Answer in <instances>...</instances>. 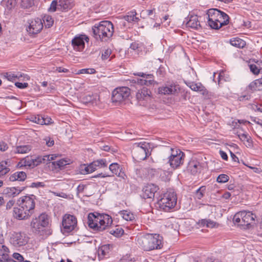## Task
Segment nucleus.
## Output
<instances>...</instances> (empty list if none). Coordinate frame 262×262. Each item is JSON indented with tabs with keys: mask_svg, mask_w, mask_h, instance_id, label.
I'll use <instances>...</instances> for the list:
<instances>
[{
	"mask_svg": "<svg viewBox=\"0 0 262 262\" xmlns=\"http://www.w3.org/2000/svg\"><path fill=\"white\" fill-rule=\"evenodd\" d=\"M206 192V186H202L200 187L195 193V199L198 200H201L205 194Z\"/></svg>",
	"mask_w": 262,
	"mask_h": 262,
	"instance_id": "4c0bfd02",
	"label": "nucleus"
},
{
	"mask_svg": "<svg viewBox=\"0 0 262 262\" xmlns=\"http://www.w3.org/2000/svg\"><path fill=\"white\" fill-rule=\"evenodd\" d=\"M52 193L56 196L61 197L62 198L67 199L68 198V195L63 192H52Z\"/></svg>",
	"mask_w": 262,
	"mask_h": 262,
	"instance_id": "680f3d73",
	"label": "nucleus"
},
{
	"mask_svg": "<svg viewBox=\"0 0 262 262\" xmlns=\"http://www.w3.org/2000/svg\"><path fill=\"white\" fill-rule=\"evenodd\" d=\"M130 94V89L126 86L116 88L112 94L113 103H121L127 100Z\"/></svg>",
	"mask_w": 262,
	"mask_h": 262,
	"instance_id": "1a4fd4ad",
	"label": "nucleus"
},
{
	"mask_svg": "<svg viewBox=\"0 0 262 262\" xmlns=\"http://www.w3.org/2000/svg\"><path fill=\"white\" fill-rule=\"evenodd\" d=\"M116 175H117L118 177L124 180L127 178L126 175L123 171H121V169L118 171V173L116 174Z\"/></svg>",
	"mask_w": 262,
	"mask_h": 262,
	"instance_id": "338daca9",
	"label": "nucleus"
},
{
	"mask_svg": "<svg viewBox=\"0 0 262 262\" xmlns=\"http://www.w3.org/2000/svg\"><path fill=\"white\" fill-rule=\"evenodd\" d=\"M15 85L19 89H24L28 86V83L15 82Z\"/></svg>",
	"mask_w": 262,
	"mask_h": 262,
	"instance_id": "69168bd1",
	"label": "nucleus"
},
{
	"mask_svg": "<svg viewBox=\"0 0 262 262\" xmlns=\"http://www.w3.org/2000/svg\"><path fill=\"white\" fill-rule=\"evenodd\" d=\"M137 75L142 77L141 79H137V83L141 85L149 86L154 85L156 83L154 79V76L152 74H146L143 73H139Z\"/></svg>",
	"mask_w": 262,
	"mask_h": 262,
	"instance_id": "aec40b11",
	"label": "nucleus"
},
{
	"mask_svg": "<svg viewBox=\"0 0 262 262\" xmlns=\"http://www.w3.org/2000/svg\"><path fill=\"white\" fill-rule=\"evenodd\" d=\"M113 220L112 217L107 214H99V231H103L111 226Z\"/></svg>",
	"mask_w": 262,
	"mask_h": 262,
	"instance_id": "6ab92c4d",
	"label": "nucleus"
},
{
	"mask_svg": "<svg viewBox=\"0 0 262 262\" xmlns=\"http://www.w3.org/2000/svg\"><path fill=\"white\" fill-rule=\"evenodd\" d=\"M4 76L6 79L10 81H14L17 79L19 80H29L30 79L29 76L20 73H17V74L12 73H5L4 74Z\"/></svg>",
	"mask_w": 262,
	"mask_h": 262,
	"instance_id": "412c9836",
	"label": "nucleus"
},
{
	"mask_svg": "<svg viewBox=\"0 0 262 262\" xmlns=\"http://www.w3.org/2000/svg\"><path fill=\"white\" fill-rule=\"evenodd\" d=\"M69 160H67L64 159H60L57 161H54L52 162V164L54 165L55 168H58L61 169L64 166L69 164Z\"/></svg>",
	"mask_w": 262,
	"mask_h": 262,
	"instance_id": "c9c22d12",
	"label": "nucleus"
},
{
	"mask_svg": "<svg viewBox=\"0 0 262 262\" xmlns=\"http://www.w3.org/2000/svg\"><path fill=\"white\" fill-rule=\"evenodd\" d=\"M43 21L46 28H50L54 23L53 18L49 15H45L43 17Z\"/></svg>",
	"mask_w": 262,
	"mask_h": 262,
	"instance_id": "e433bc0d",
	"label": "nucleus"
},
{
	"mask_svg": "<svg viewBox=\"0 0 262 262\" xmlns=\"http://www.w3.org/2000/svg\"><path fill=\"white\" fill-rule=\"evenodd\" d=\"M163 238L159 234H146L139 236L137 244L145 251L161 249Z\"/></svg>",
	"mask_w": 262,
	"mask_h": 262,
	"instance_id": "f03ea898",
	"label": "nucleus"
},
{
	"mask_svg": "<svg viewBox=\"0 0 262 262\" xmlns=\"http://www.w3.org/2000/svg\"><path fill=\"white\" fill-rule=\"evenodd\" d=\"M230 43L232 46L238 48H243L246 46V42L239 38H233L230 40Z\"/></svg>",
	"mask_w": 262,
	"mask_h": 262,
	"instance_id": "2f4dec72",
	"label": "nucleus"
},
{
	"mask_svg": "<svg viewBox=\"0 0 262 262\" xmlns=\"http://www.w3.org/2000/svg\"><path fill=\"white\" fill-rule=\"evenodd\" d=\"M229 178L228 175L225 174H220L217 177V178L216 179V181L218 183H224L228 182L229 180Z\"/></svg>",
	"mask_w": 262,
	"mask_h": 262,
	"instance_id": "37998d69",
	"label": "nucleus"
},
{
	"mask_svg": "<svg viewBox=\"0 0 262 262\" xmlns=\"http://www.w3.org/2000/svg\"><path fill=\"white\" fill-rule=\"evenodd\" d=\"M0 258L3 262H7L10 258L9 256V253H2L0 255Z\"/></svg>",
	"mask_w": 262,
	"mask_h": 262,
	"instance_id": "13d9d810",
	"label": "nucleus"
},
{
	"mask_svg": "<svg viewBox=\"0 0 262 262\" xmlns=\"http://www.w3.org/2000/svg\"><path fill=\"white\" fill-rule=\"evenodd\" d=\"M8 148V146L6 143L3 141L0 142V150L5 151Z\"/></svg>",
	"mask_w": 262,
	"mask_h": 262,
	"instance_id": "052dcab7",
	"label": "nucleus"
},
{
	"mask_svg": "<svg viewBox=\"0 0 262 262\" xmlns=\"http://www.w3.org/2000/svg\"><path fill=\"white\" fill-rule=\"evenodd\" d=\"M42 125H49L52 123V119L48 116H43Z\"/></svg>",
	"mask_w": 262,
	"mask_h": 262,
	"instance_id": "6e6d98bb",
	"label": "nucleus"
},
{
	"mask_svg": "<svg viewBox=\"0 0 262 262\" xmlns=\"http://www.w3.org/2000/svg\"><path fill=\"white\" fill-rule=\"evenodd\" d=\"M49 223V218L46 213H41L38 217L33 219L31 223V226L36 231H39L40 227L48 226Z\"/></svg>",
	"mask_w": 262,
	"mask_h": 262,
	"instance_id": "f8f14e48",
	"label": "nucleus"
},
{
	"mask_svg": "<svg viewBox=\"0 0 262 262\" xmlns=\"http://www.w3.org/2000/svg\"><path fill=\"white\" fill-rule=\"evenodd\" d=\"M177 202L176 193L172 190H169L165 193L158 201L156 207L161 210L169 211L176 206Z\"/></svg>",
	"mask_w": 262,
	"mask_h": 262,
	"instance_id": "423d86ee",
	"label": "nucleus"
},
{
	"mask_svg": "<svg viewBox=\"0 0 262 262\" xmlns=\"http://www.w3.org/2000/svg\"><path fill=\"white\" fill-rule=\"evenodd\" d=\"M2 4L8 10H11L14 8L16 5L15 0H4L2 2Z\"/></svg>",
	"mask_w": 262,
	"mask_h": 262,
	"instance_id": "58836bf2",
	"label": "nucleus"
},
{
	"mask_svg": "<svg viewBox=\"0 0 262 262\" xmlns=\"http://www.w3.org/2000/svg\"><path fill=\"white\" fill-rule=\"evenodd\" d=\"M27 176L24 171H17L11 175L9 179L11 181H24L26 179Z\"/></svg>",
	"mask_w": 262,
	"mask_h": 262,
	"instance_id": "a878e982",
	"label": "nucleus"
},
{
	"mask_svg": "<svg viewBox=\"0 0 262 262\" xmlns=\"http://www.w3.org/2000/svg\"><path fill=\"white\" fill-rule=\"evenodd\" d=\"M186 26L194 29H198L201 27L198 16L196 15H190L188 16V20L186 23Z\"/></svg>",
	"mask_w": 262,
	"mask_h": 262,
	"instance_id": "393cba45",
	"label": "nucleus"
},
{
	"mask_svg": "<svg viewBox=\"0 0 262 262\" xmlns=\"http://www.w3.org/2000/svg\"><path fill=\"white\" fill-rule=\"evenodd\" d=\"M252 121L254 122L255 123L259 125L260 127V128L262 127V120L259 118L254 117L252 118Z\"/></svg>",
	"mask_w": 262,
	"mask_h": 262,
	"instance_id": "774afa93",
	"label": "nucleus"
},
{
	"mask_svg": "<svg viewBox=\"0 0 262 262\" xmlns=\"http://www.w3.org/2000/svg\"><path fill=\"white\" fill-rule=\"evenodd\" d=\"M229 77L225 76V73L224 71H221L218 74V84H220L222 83V81H228Z\"/></svg>",
	"mask_w": 262,
	"mask_h": 262,
	"instance_id": "49530a36",
	"label": "nucleus"
},
{
	"mask_svg": "<svg viewBox=\"0 0 262 262\" xmlns=\"http://www.w3.org/2000/svg\"><path fill=\"white\" fill-rule=\"evenodd\" d=\"M110 170L115 174L118 173V171L121 169L119 165L117 163H112L109 166Z\"/></svg>",
	"mask_w": 262,
	"mask_h": 262,
	"instance_id": "a19ab883",
	"label": "nucleus"
},
{
	"mask_svg": "<svg viewBox=\"0 0 262 262\" xmlns=\"http://www.w3.org/2000/svg\"><path fill=\"white\" fill-rule=\"evenodd\" d=\"M58 9V1L54 0L52 2L50 7L48 9V11L50 12H55Z\"/></svg>",
	"mask_w": 262,
	"mask_h": 262,
	"instance_id": "c03bdc74",
	"label": "nucleus"
},
{
	"mask_svg": "<svg viewBox=\"0 0 262 262\" xmlns=\"http://www.w3.org/2000/svg\"><path fill=\"white\" fill-rule=\"evenodd\" d=\"M99 213H90L88 216V224L90 228L99 231Z\"/></svg>",
	"mask_w": 262,
	"mask_h": 262,
	"instance_id": "a211bd4d",
	"label": "nucleus"
},
{
	"mask_svg": "<svg viewBox=\"0 0 262 262\" xmlns=\"http://www.w3.org/2000/svg\"><path fill=\"white\" fill-rule=\"evenodd\" d=\"M199 224L203 227H206L208 228H213L216 226V223L209 219H202L199 221Z\"/></svg>",
	"mask_w": 262,
	"mask_h": 262,
	"instance_id": "f704fd0d",
	"label": "nucleus"
},
{
	"mask_svg": "<svg viewBox=\"0 0 262 262\" xmlns=\"http://www.w3.org/2000/svg\"><path fill=\"white\" fill-rule=\"evenodd\" d=\"M29 26L27 31L29 34H36L40 32L43 28V23L40 18H36L28 22Z\"/></svg>",
	"mask_w": 262,
	"mask_h": 262,
	"instance_id": "4468645a",
	"label": "nucleus"
},
{
	"mask_svg": "<svg viewBox=\"0 0 262 262\" xmlns=\"http://www.w3.org/2000/svg\"><path fill=\"white\" fill-rule=\"evenodd\" d=\"M79 171L82 174H86L90 173L88 166L85 164L80 165L79 168Z\"/></svg>",
	"mask_w": 262,
	"mask_h": 262,
	"instance_id": "8fccbe9b",
	"label": "nucleus"
},
{
	"mask_svg": "<svg viewBox=\"0 0 262 262\" xmlns=\"http://www.w3.org/2000/svg\"><path fill=\"white\" fill-rule=\"evenodd\" d=\"M137 13L136 11H130L124 16V19L129 23H136L139 20V18L136 16Z\"/></svg>",
	"mask_w": 262,
	"mask_h": 262,
	"instance_id": "7c9ffc66",
	"label": "nucleus"
},
{
	"mask_svg": "<svg viewBox=\"0 0 262 262\" xmlns=\"http://www.w3.org/2000/svg\"><path fill=\"white\" fill-rule=\"evenodd\" d=\"M150 92L146 88L139 90L136 94V99L141 105H145L150 100Z\"/></svg>",
	"mask_w": 262,
	"mask_h": 262,
	"instance_id": "2eb2a0df",
	"label": "nucleus"
},
{
	"mask_svg": "<svg viewBox=\"0 0 262 262\" xmlns=\"http://www.w3.org/2000/svg\"><path fill=\"white\" fill-rule=\"evenodd\" d=\"M243 164L245 166L248 167L249 168L252 169L254 171V172L256 173H260L261 172H262V169L261 168L255 167H252V166H249V165H248L247 164H246L245 163H243Z\"/></svg>",
	"mask_w": 262,
	"mask_h": 262,
	"instance_id": "bf43d9fd",
	"label": "nucleus"
},
{
	"mask_svg": "<svg viewBox=\"0 0 262 262\" xmlns=\"http://www.w3.org/2000/svg\"><path fill=\"white\" fill-rule=\"evenodd\" d=\"M180 90L179 85L174 82H168L164 85L160 86L158 92L161 95H174Z\"/></svg>",
	"mask_w": 262,
	"mask_h": 262,
	"instance_id": "ddd939ff",
	"label": "nucleus"
},
{
	"mask_svg": "<svg viewBox=\"0 0 262 262\" xmlns=\"http://www.w3.org/2000/svg\"><path fill=\"white\" fill-rule=\"evenodd\" d=\"M28 241L26 235L21 232H14L10 236V242L15 247H20L27 244Z\"/></svg>",
	"mask_w": 262,
	"mask_h": 262,
	"instance_id": "9b49d317",
	"label": "nucleus"
},
{
	"mask_svg": "<svg viewBox=\"0 0 262 262\" xmlns=\"http://www.w3.org/2000/svg\"><path fill=\"white\" fill-rule=\"evenodd\" d=\"M202 165L201 163L194 160L190 161L188 165V170L193 175L196 174L200 172L202 169Z\"/></svg>",
	"mask_w": 262,
	"mask_h": 262,
	"instance_id": "5701e85b",
	"label": "nucleus"
},
{
	"mask_svg": "<svg viewBox=\"0 0 262 262\" xmlns=\"http://www.w3.org/2000/svg\"><path fill=\"white\" fill-rule=\"evenodd\" d=\"M34 4V0H21V6L24 8L31 7Z\"/></svg>",
	"mask_w": 262,
	"mask_h": 262,
	"instance_id": "a18cd8bd",
	"label": "nucleus"
},
{
	"mask_svg": "<svg viewBox=\"0 0 262 262\" xmlns=\"http://www.w3.org/2000/svg\"><path fill=\"white\" fill-rule=\"evenodd\" d=\"M17 207L13 208V217L19 220H26L34 213L35 206L34 198L32 196L25 195L17 201Z\"/></svg>",
	"mask_w": 262,
	"mask_h": 262,
	"instance_id": "f257e3e1",
	"label": "nucleus"
},
{
	"mask_svg": "<svg viewBox=\"0 0 262 262\" xmlns=\"http://www.w3.org/2000/svg\"><path fill=\"white\" fill-rule=\"evenodd\" d=\"M99 100V97L97 94H88L85 95L82 98V101L84 103H91L93 104H97V101Z\"/></svg>",
	"mask_w": 262,
	"mask_h": 262,
	"instance_id": "cd10ccee",
	"label": "nucleus"
},
{
	"mask_svg": "<svg viewBox=\"0 0 262 262\" xmlns=\"http://www.w3.org/2000/svg\"><path fill=\"white\" fill-rule=\"evenodd\" d=\"M13 257L17 260L19 262H23L24 261V257L23 256L18 253H14L13 254Z\"/></svg>",
	"mask_w": 262,
	"mask_h": 262,
	"instance_id": "4d7b16f0",
	"label": "nucleus"
},
{
	"mask_svg": "<svg viewBox=\"0 0 262 262\" xmlns=\"http://www.w3.org/2000/svg\"><path fill=\"white\" fill-rule=\"evenodd\" d=\"M122 218L127 221H133L135 220V215L127 210H122L119 212Z\"/></svg>",
	"mask_w": 262,
	"mask_h": 262,
	"instance_id": "c756f323",
	"label": "nucleus"
},
{
	"mask_svg": "<svg viewBox=\"0 0 262 262\" xmlns=\"http://www.w3.org/2000/svg\"><path fill=\"white\" fill-rule=\"evenodd\" d=\"M112 53V51L110 49H106L102 53V59L103 60H106L108 59L110 57V55Z\"/></svg>",
	"mask_w": 262,
	"mask_h": 262,
	"instance_id": "864d4df0",
	"label": "nucleus"
},
{
	"mask_svg": "<svg viewBox=\"0 0 262 262\" xmlns=\"http://www.w3.org/2000/svg\"><path fill=\"white\" fill-rule=\"evenodd\" d=\"M93 165L97 169V167L101 168L106 166V160L104 159H100L93 162Z\"/></svg>",
	"mask_w": 262,
	"mask_h": 262,
	"instance_id": "79ce46f5",
	"label": "nucleus"
},
{
	"mask_svg": "<svg viewBox=\"0 0 262 262\" xmlns=\"http://www.w3.org/2000/svg\"><path fill=\"white\" fill-rule=\"evenodd\" d=\"M119 262H134L132 258L127 255L123 256L119 261Z\"/></svg>",
	"mask_w": 262,
	"mask_h": 262,
	"instance_id": "0e129e2a",
	"label": "nucleus"
},
{
	"mask_svg": "<svg viewBox=\"0 0 262 262\" xmlns=\"http://www.w3.org/2000/svg\"><path fill=\"white\" fill-rule=\"evenodd\" d=\"M113 246L110 244L104 245L100 247L97 251L98 256L99 260L103 259L108 256L112 250Z\"/></svg>",
	"mask_w": 262,
	"mask_h": 262,
	"instance_id": "4be33fe9",
	"label": "nucleus"
},
{
	"mask_svg": "<svg viewBox=\"0 0 262 262\" xmlns=\"http://www.w3.org/2000/svg\"><path fill=\"white\" fill-rule=\"evenodd\" d=\"M94 37L101 41H106L113 34L114 30L113 24L110 21H101L92 28Z\"/></svg>",
	"mask_w": 262,
	"mask_h": 262,
	"instance_id": "20e7f679",
	"label": "nucleus"
},
{
	"mask_svg": "<svg viewBox=\"0 0 262 262\" xmlns=\"http://www.w3.org/2000/svg\"><path fill=\"white\" fill-rule=\"evenodd\" d=\"M249 68L250 71L255 75H257L259 73L260 69L258 68L257 66L254 64H251L249 65Z\"/></svg>",
	"mask_w": 262,
	"mask_h": 262,
	"instance_id": "de8ad7c7",
	"label": "nucleus"
},
{
	"mask_svg": "<svg viewBox=\"0 0 262 262\" xmlns=\"http://www.w3.org/2000/svg\"><path fill=\"white\" fill-rule=\"evenodd\" d=\"M190 88L194 91L200 92L203 95H206L207 94V92L206 90L205 89L204 86L200 83H192L189 86Z\"/></svg>",
	"mask_w": 262,
	"mask_h": 262,
	"instance_id": "c85d7f7f",
	"label": "nucleus"
},
{
	"mask_svg": "<svg viewBox=\"0 0 262 262\" xmlns=\"http://www.w3.org/2000/svg\"><path fill=\"white\" fill-rule=\"evenodd\" d=\"M96 70L94 69H83L79 70L78 74H94Z\"/></svg>",
	"mask_w": 262,
	"mask_h": 262,
	"instance_id": "603ef678",
	"label": "nucleus"
},
{
	"mask_svg": "<svg viewBox=\"0 0 262 262\" xmlns=\"http://www.w3.org/2000/svg\"><path fill=\"white\" fill-rule=\"evenodd\" d=\"M255 217L256 215L251 211L243 210L235 213L233 221L238 226L249 227L254 222Z\"/></svg>",
	"mask_w": 262,
	"mask_h": 262,
	"instance_id": "0eeeda50",
	"label": "nucleus"
},
{
	"mask_svg": "<svg viewBox=\"0 0 262 262\" xmlns=\"http://www.w3.org/2000/svg\"><path fill=\"white\" fill-rule=\"evenodd\" d=\"M42 116L41 115H33L30 117V120L35 123L42 125Z\"/></svg>",
	"mask_w": 262,
	"mask_h": 262,
	"instance_id": "ea45409f",
	"label": "nucleus"
},
{
	"mask_svg": "<svg viewBox=\"0 0 262 262\" xmlns=\"http://www.w3.org/2000/svg\"><path fill=\"white\" fill-rule=\"evenodd\" d=\"M158 190V188L156 185L153 184H148L143 188L142 196L144 199H153Z\"/></svg>",
	"mask_w": 262,
	"mask_h": 262,
	"instance_id": "f3484780",
	"label": "nucleus"
},
{
	"mask_svg": "<svg viewBox=\"0 0 262 262\" xmlns=\"http://www.w3.org/2000/svg\"><path fill=\"white\" fill-rule=\"evenodd\" d=\"M15 203V201L13 200H9L6 205V208L7 210H10L13 207Z\"/></svg>",
	"mask_w": 262,
	"mask_h": 262,
	"instance_id": "e2e57ef3",
	"label": "nucleus"
},
{
	"mask_svg": "<svg viewBox=\"0 0 262 262\" xmlns=\"http://www.w3.org/2000/svg\"><path fill=\"white\" fill-rule=\"evenodd\" d=\"M207 15L208 25L212 29H219L229 23V16L217 9L208 10Z\"/></svg>",
	"mask_w": 262,
	"mask_h": 262,
	"instance_id": "7ed1b4c3",
	"label": "nucleus"
},
{
	"mask_svg": "<svg viewBox=\"0 0 262 262\" xmlns=\"http://www.w3.org/2000/svg\"><path fill=\"white\" fill-rule=\"evenodd\" d=\"M237 136L239 139L244 143L245 142H247V146H251L252 144V140L251 139L250 136L248 135V134L246 133H237Z\"/></svg>",
	"mask_w": 262,
	"mask_h": 262,
	"instance_id": "72a5a7b5",
	"label": "nucleus"
},
{
	"mask_svg": "<svg viewBox=\"0 0 262 262\" xmlns=\"http://www.w3.org/2000/svg\"><path fill=\"white\" fill-rule=\"evenodd\" d=\"M88 40L89 38L85 35L76 36L72 40V46L75 50L82 51L85 47L84 40L88 41Z\"/></svg>",
	"mask_w": 262,
	"mask_h": 262,
	"instance_id": "dca6fc26",
	"label": "nucleus"
},
{
	"mask_svg": "<svg viewBox=\"0 0 262 262\" xmlns=\"http://www.w3.org/2000/svg\"><path fill=\"white\" fill-rule=\"evenodd\" d=\"M57 155L56 154H52V155H45L43 156L44 158L45 159V161L46 164L50 162V161L52 160H54L57 157Z\"/></svg>",
	"mask_w": 262,
	"mask_h": 262,
	"instance_id": "3c124183",
	"label": "nucleus"
},
{
	"mask_svg": "<svg viewBox=\"0 0 262 262\" xmlns=\"http://www.w3.org/2000/svg\"><path fill=\"white\" fill-rule=\"evenodd\" d=\"M43 140L46 142V144L48 147H51L54 144V141L49 137H46Z\"/></svg>",
	"mask_w": 262,
	"mask_h": 262,
	"instance_id": "5fc2aeb1",
	"label": "nucleus"
},
{
	"mask_svg": "<svg viewBox=\"0 0 262 262\" xmlns=\"http://www.w3.org/2000/svg\"><path fill=\"white\" fill-rule=\"evenodd\" d=\"M148 144L145 142L135 143L133 149V158L138 161L145 160L148 156Z\"/></svg>",
	"mask_w": 262,
	"mask_h": 262,
	"instance_id": "6e6552de",
	"label": "nucleus"
},
{
	"mask_svg": "<svg viewBox=\"0 0 262 262\" xmlns=\"http://www.w3.org/2000/svg\"><path fill=\"white\" fill-rule=\"evenodd\" d=\"M58 9L61 10H66L71 9L73 4L71 0H58Z\"/></svg>",
	"mask_w": 262,
	"mask_h": 262,
	"instance_id": "bb28decb",
	"label": "nucleus"
},
{
	"mask_svg": "<svg viewBox=\"0 0 262 262\" xmlns=\"http://www.w3.org/2000/svg\"><path fill=\"white\" fill-rule=\"evenodd\" d=\"M77 223V219L75 216L69 214H65L62 218V232L64 233L71 232L76 226Z\"/></svg>",
	"mask_w": 262,
	"mask_h": 262,
	"instance_id": "9d476101",
	"label": "nucleus"
},
{
	"mask_svg": "<svg viewBox=\"0 0 262 262\" xmlns=\"http://www.w3.org/2000/svg\"><path fill=\"white\" fill-rule=\"evenodd\" d=\"M31 149V147L30 145H21L17 146L15 150H14V152L15 154H27L28 153Z\"/></svg>",
	"mask_w": 262,
	"mask_h": 262,
	"instance_id": "473e14b6",
	"label": "nucleus"
},
{
	"mask_svg": "<svg viewBox=\"0 0 262 262\" xmlns=\"http://www.w3.org/2000/svg\"><path fill=\"white\" fill-rule=\"evenodd\" d=\"M163 154L168 157V163L172 168H178L184 163L185 154L180 149L166 147Z\"/></svg>",
	"mask_w": 262,
	"mask_h": 262,
	"instance_id": "39448f33",
	"label": "nucleus"
},
{
	"mask_svg": "<svg viewBox=\"0 0 262 262\" xmlns=\"http://www.w3.org/2000/svg\"><path fill=\"white\" fill-rule=\"evenodd\" d=\"M45 159L43 156H38L34 159H26L25 161V165L30 167H35L41 163L46 164Z\"/></svg>",
	"mask_w": 262,
	"mask_h": 262,
	"instance_id": "b1692460",
	"label": "nucleus"
},
{
	"mask_svg": "<svg viewBox=\"0 0 262 262\" xmlns=\"http://www.w3.org/2000/svg\"><path fill=\"white\" fill-rule=\"evenodd\" d=\"M124 232L122 228H118L115 230H111L110 231V233L116 236H119L122 234H123Z\"/></svg>",
	"mask_w": 262,
	"mask_h": 262,
	"instance_id": "09e8293b",
	"label": "nucleus"
}]
</instances>
